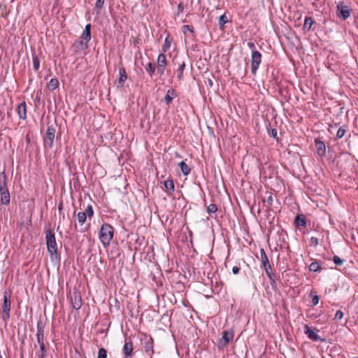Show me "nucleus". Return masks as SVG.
Wrapping results in <instances>:
<instances>
[{
	"label": "nucleus",
	"instance_id": "864d4df0",
	"mask_svg": "<svg viewBox=\"0 0 358 358\" xmlns=\"http://www.w3.org/2000/svg\"><path fill=\"white\" fill-rule=\"evenodd\" d=\"M358 358V357H357Z\"/></svg>",
	"mask_w": 358,
	"mask_h": 358
},
{
	"label": "nucleus",
	"instance_id": "79ce46f5",
	"mask_svg": "<svg viewBox=\"0 0 358 358\" xmlns=\"http://www.w3.org/2000/svg\"><path fill=\"white\" fill-rule=\"evenodd\" d=\"M105 0H96L95 7L97 9H101L103 7Z\"/></svg>",
	"mask_w": 358,
	"mask_h": 358
},
{
	"label": "nucleus",
	"instance_id": "49530a36",
	"mask_svg": "<svg viewBox=\"0 0 358 358\" xmlns=\"http://www.w3.org/2000/svg\"><path fill=\"white\" fill-rule=\"evenodd\" d=\"M267 203L268 206H271L273 203V196L272 195H269L266 201Z\"/></svg>",
	"mask_w": 358,
	"mask_h": 358
},
{
	"label": "nucleus",
	"instance_id": "b1692460",
	"mask_svg": "<svg viewBox=\"0 0 358 358\" xmlns=\"http://www.w3.org/2000/svg\"><path fill=\"white\" fill-rule=\"evenodd\" d=\"M179 166L181 169V171L182 172L184 176H187L189 174L191 169L189 167V166L185 162H181L179 163Z\"/></svg>",
	"mask_w": 358,
	"mask_h": 358
},
{
	"label": "nucleus",
	"instance_id": "f257e3e1",
	"mask_svg": "<svg viewBox=\"0 0 358 358\" xmlns=\"http://www.w3.org/2000/svg\"><path fill=\"white\" fill-rule=\"evenodd\" d=\"M113 227L110 224L107 223L102 224L99 237L100 241L104 246H107L110 244L111 240L113 239Z\"/></svg>",
	"mask_w": 358,
	"mask_h": 358
},
{
	"label": "nucleus",
	"instance_id": "4be33fe9",
	"mask_svg": "<svg viewBox=\"0 0 358 358\" xmlns=\"http://www.w3.org/2000/svg\"><path fill=\"white\" fill-rule=\"evenodd\" d=\"M295 224L297 227H306V220L303 215H298L295 217Z\"/></svg>",
	"mask_w": 358,
	"mask_h": 358
},
{
	"label": "nucleus",
	"instance_id": "ea45409f",
	"mask_svg": "<svg viewBox=\"0 0 358 358\" xmlns=\"http://www.w3.org/2000/svg\"><path fill=\"white\" fill-rule=\"evenodd\" d=\"M38 358H45L46 357V349H39L36 354Z\"/></svg>",
	"mask_w": 358,
	"mask_h": 358
},
{
	"label": "nucleus",
	"instance_id": "393cba45",
	"mask_svg": "<svg viewBox=\"0 0 358 358\" xmlns=\"http://www.w3.org/2000/svg\"><path fill=\"white\" fill-rule=\"evenodd\" d=\"M59 86V81L57 78H52L47 85V87L53 91L57 89Z\"/></svg>",
	"mask_w": 358,
	"mask_h": 358
},
{
	"label": "nucleus",
	"instance_id": "6ab92c4d",
	"mask_svg": "<svg viewBox=\"0 0 358 358\" xmlns=\"http://www.w3.org/2000/svg\"><path fill=\"white\" fill-rule=\"evenodd\" d=\"M317 152L319 156L323 157L326 155V147L325 144L320 141H315Z\"/></svg>",
	"mask_w": 358,
	"mask_h": 358
},
{
	"label": "nucleus",
	"instance_id": "9d476101",
	"mask_svg": "<svg viewBox=\"0 0 358 358\" xmlns=\"http://www.w3.org/2000/svg\"><path fill=\"white\" fill-rule=\"evenodd\" d=\"M234 333L231 329L223 331L220 345L223 347L227 346L229 343L234 338Z\"/></svg>",
	"mask_w": 358,
	"mask_h": 358
},
{
	"label": "nucleus",
	"instance_id": "5701e85b",
	"mask_svg": "<svg viewBox=\"0 0 358 358\" xmlns=\"http://www.w3.org/2000/svg\"><path fill=\"white\" fill-rule=\"evenodd\" d=\"M315 23L314 20L310 17H306L303 24V29L309 31L312 25Z\"/></svg>",
	"mask_w": 358,
	"mask_h": 358
},
{
	"label": "nucleus",
	"instance_id": "c9c22d12",
	"mask_svg": "<svg viewBox=\"0 0 358 358\" xmlns=\"http://www.w3.org/2000/svg\"><path fill=\"white\" fill-rule=\"evenodd\" d=\"M97 358H107V351L105 348H100L98 352Z\"/></svg>",
	"mask_w": 358,
	"mask_h": 358
},
{
	"label": "nucleus",
	"instance_id": "f03ea898",
	"mask_svg": "<svg viewBox=\"0 0 358 358\" xmlns=\"http://www.w3.org/2000/svg\"><path fill=\"white\" fill-rule=\"evenodd\" d=\"M45 241L47 249L51 257H57L58 254L57 244L55 235L53 231L48 229L45 231Z\"/></svg>",
	"mask_w": 358,
	"mask_h": 358
},
{
	"label": "nucleus",
	"instance_id": "1a4fd4ad",
	"mask_svg": "<svg viewBox=\"0 0 358 358\" xmlns=\"http://www.w3.org/2000/svg\"><path fill=\"white\" fill-rule=\"evenodd\" d=\"M318 330L315 327H311L308 325H305L304 327V333L307 335L308 338L313 341H317L320 340V336L317 334Z\"/></svg>",
	"mask_w": 358,
	"mask_h": 358
},
{
	"label": "nucleus",
	"instance_id": "3c124183",
	"mask_svg": "<svg viewBox=\"0 0 358 358\" xmlns=\"http://www.w3.org/2000/svg\"><path fill=\"white\" fill-rule=\"evenodd\" d=\"M271 135L273 137L276 138V136H277V131H276V129H272Z\"/></svg>",
	"mask_w": 358,
	"mask_h": 358
},
{
	"label": "nucleus",
	"instance_id": "4468645a",
	"mask_svg": "<svg viewBox=\"0 0 358 358\" xmlns=\"http://www.w3.org/2000/svg\"><path fill=\"white\" fill-rule=\"evenodd\" d=\"M8 191L7 186V176L3 170L0 173V194Z\"/></svg>",
	"mask_w": 358,
	"mask_h": 358
},
{
	"label": "nucleus",
	"instance_id": "58836bf2",
	"mask_svg": "<svg viewBox=\"0 0 358 358\" xmlns=\"http://www.w3.org/2000/svg\"><path fill=\"white\" fill-rule=\"evenodd\" d=\"M182 30L183 33L185 34H186L187 31L193 32L194 31V28L192 26H189V25H187V24H185V25L182 26Z\"/></svg>",
	"mask_w": 358,
	"mask_h": 358
},
{
	"label": "nucleus",
	"instance_id": "8fccbe9b",
	"mask_svg": "<svg viewBox=\"0 0 358 358\" xmlns=\"http://www.w3.org/2000/svg\"><path fill=\"white\" fill-rule=\"evenodd\" d=\"M248 46L250 49H252V50H255L254 49H255V43H252V42H248Z\"/></svg>",
	"mask_w": 358,
	"mask_h": 358
},
{
	"label": "nucleus",
	"instance_id": "e433bc0d",
	"mask_svg": "<svg viewBox=\"0 0 358 358\" xmlns=\"http://www.w3.org/2000/svg\"><path fill=\"white\" fill-rule=\"evenodd\" d=\"M217 210V207L215 204L211 203L207 208V211L209 214L214 213Z\"/></svg>",
	"mask_w": 358,
	"mask_h": 358
},
{
	"label": "nucleus",
	"instance_id": "c03bdc74",
	"mask_svg": "<svg viewBox=\"0 0 358 358\" xmlns=\"http://www.w3.org/2000/svg\"><path fill=\"white\" fill-rule=\"evenodd\" d=\"M310 244L314 246H317L318 245V239L316 237L310 238Z\"/></svg>",
	"mask_w": 358,
	"mask_h": 358
},
{
	"label": "nucleus",
	"instance_id": "cd10ccee",
	"mask_svg": "<svg viewBox=\"0 0 358 358\" xmlns=\"http://www.w3.org/2000/svg\"><path fill=\"white\" fill-rule=\"evenodd\" d=\"M78 221L80 225H83L87 220L86 213L79 212L77 215Z\"/></svg>",
	"mask_w": 358,
	"mask_h": 358
},
{
	"label": "nucleus",
	"instance_id": "7c9ffc66",
	"mask_svg": "<svg viewBox=\"0 0 358 358\" xmlns=\"http://www.w3.org/2000/svg\"><path fill=\"white\" fill-rule=\"evenodd\" d=\"M171 47V39L166 37L164 41V44L162 46V51L166 52Z\"/></svg>",
	"mask_w": 358,
	"mask_h": 358
},
{
	"label": "nucleus",
	"instance_id": "c85d7f7f",
	"mask_svg": "<svg viewBox=\"0 0 358 358\" xmlns=\"http://www.w3.org/2000/svg\"><path fill=\"white\" fill-rule=\"evenodd\" d=\"M321 269L320 266L318 262H315L310 264L309 266V270L310 271L317 272L319 271Z\"/></svg>",
	"mask_w": 358,
	"mask_h": 358
},
{
	"label": "nucleus",
	"instance_id": "dca6fc26",
	"mask_svg": "<svg viewBox=\"0 0 358 358\" xmlns=\"http://www.w3.org/2000/svg\"><path fill=\"white\" fill-rule=\"evenodd\" d=\"M17 114L20 119L25 120L27 118V104L25 101H22L19 104Z\"/></svg>",
	"mask_w": 358,
	"mask_h": 358
},
{
	"label": "nucleus",
	"instance_id": "bb28decb",
	"mask_svg": "<svg viewBox=\"0 0 358 358\" xmlns=\"http://www.w3.org/2000/svg\"><path fill=\"white\" fill-rule=\"evenodd\" d=\"M186 64L185 62L183 61L180 65L177 70V77L179 80H181L182 78V73L183 71L185 69Z\"/></svg>",
	"mask_w": 358,
	"mask_h": 358
},
{
	"label": "nucleus",
	"instance_id": "ddd939ff",
	"mask_svg": "<svg viewBox=\"0 0 358 358\" xmlns=\"http://www.w3.org/2000/svg\"><path fill=\"white\" fill-rule=\"evenodd\" d=\"M134 346L131 341H125L123 347V354L124 358H130L133 355Z\"/></svg>",
	"mask_w": 358,
	"mask_h": 358
},
{
	"label": "nucleus",
	"instance_id": "412c9836",
	"mask_svg": "<svg viewBox=\"0 0 358 358\" xmlns=\"http://www.w3.org/2000/svg\"><path fill=\"white\" fill-rule=\"evenodd\" d=\"M0 201L1 203L3 205H8L10 201V196L9 190L6 191V192L1 193L0 194Z\"/></svg>",
	"mask_w": 358,
	"mask_h": 358
},
{
	"label": "nucleus",
	"instance_id": "7ed1b4c3",
	"mask_svg": "<svg viewBox=\"0 0 358 358\" xmlns=\"http://www.w3.org/2000/svg\"><path fill=\"white\" fill-rule=\"evenodd\" d=\"M260 260L262 262V268L265 271L266 274L268 277L271 284L273 286L275 283V277L272 272L268 258L263 248L260 250Z\"/></svg>",
	"mask_w": 358,
	"mask_h": 358
},
{
	"label": "nucleus",
	"instance_id": "20e7f679",
	"mask_svg": "<svg viewBox=\"0 0 358 358\" xmlns=\"http://www.w3.org/2000/svg\"><path fill=\"white\" fill-rule=\"evenodd\" d=\"M11 294L10 292H5L3 294V303L2 306L3 320L8 321L10 318V301Z\"/></svg>",
	"mask_w": 358,
	"mask_h": 358
},
{
	"label": "nucleus",
	"instance_id": "a18cd8bd",
	"mask_svg": "<svg viewBox=\"0 0 358 358\" xmlns=\"http://www.w3.org/2000/svg\"><path fill=\"white\" fill-rule=\"evenodd\" d=\"M319 303V296L317 295H315L312 299V303L313 306L317 305Z\"/></svg>",
	"mask_w": 358,
	"mask_h": 358
},
{
	"label": "nucleus",
	"instance_id": "72a5a7b5",
	"mask_svg": "<svg viewBox=\"0 0 358 358\" xmlns=\"http://www.w3.org/2000/svg\"><path fill=\"white\" fill-rule=\"evenodd\" d=\"M33 66L35 71H37L40 66V60L36 56L33 57Z\"/></svg>",
	"mask_w": 358,
	"mask_h": 358
},
{
	"label": "nucleus",
	"instance_id": "aec40b11",
	"mask_svg": "<svg viewBox=\"0 0 358 358\" xmlns=\"http://www.w3.org/2000/svg\"><path fill=\"white\" fill-rule=\"evenodd\" d=\"M145 351L147 355L150 357H151L154 353L153 341L151 338L145 343Z\"/></svg>",
	"mask_w": 358,
	"mask_h": 358
},
{
	"label": "nucleus",
	"instance_id": "f704fd0d",
	"mask_svg": "<svg viewBox=\"0 0 358 358\" xmlns=\"http://www.w3.org/2000/svg\"><path fill=\"white\" fill-rule=\"evenodd\" d=\"M228 22V19L226 15H222L219 18V24L221 27H224V25Z\"/></svg>",
	"mask_w": 358,
	"mask_h": 358
},
{
	"label": "nucleus",
	"instance_id": "39448f33",
	"mask_svg": "<svg viewBox=\"0 0 358 358\" xmlns=\"http://www.w3.org/2000/svg\"><path fill=\"white\" fill-rule=\"evenodd\" d=\"M261 61V53L257 50H252L251 55V72L253 75L256 74V72L259 68Z\"/></svg>",
	"mask_w": 358,
	"mask_h": 358
},
{
	"label": "nucleus",
	"instance_id": "c756f323",
	"mask_svg": "<svg viewBox=\"0 0 358 358\" xmlns=\"http://www.w3.org/2000/svg\"><path fill=\"white\" fill-rule=\"evenodd\" d=\"M75 45L76 48H80V49H82V50H85L87 48L88 46V43H86V41H78L75 43Z\"/></svg>",
	"mask_w": 358,
	"mask_h": 358
},
{
	"label": "nucleus",
	"instance_id": "a211bd4d",
	"mask_svg": "<svg viewBox=\"0 0 358 358\" xmlns=\"http://www.w3.org/2000/svg\"><path fill=\"white\" fill-rule=\"evenodd\" d=\"M164 187L169 196L173 194L175 190V186L173 180L172 179H168L164 182Z\"/></svg>",
	"mask_w": 358,
	"mask_h": 358
},
{
	"label": "nucleus",
	"instance_id": "473e14b6",
	"mask_svg": "<svg viewBox=\"0 0 358 358\" xmlns=\"http://www.w3.org/2000/svg\"><path fill=\"white\" fill-rule=\"evenodd\" d=\"M83 213H86V216L88 217L89 218L92 217L94 215V210L92 206L91 205H88L85 212Z\"/></svg>",
	"mask_w": 358,
	"mask_h": 358
},
{
	"label": "nucleus",
	"instance_id": "4c0bfd02",
	"mask_svg": "<svg viewBox=\"0 0 358 358\" xmlns=\"http://www.w3.org/2000/svg\"><path fill=\"white\" fill-rule=\"evenodd\" d=\"M345 132H346V130L343 127H340L337 131L336 138H341L342 137H343Z\"/></svg>",
	"mask_w": 358,
	"mask_h": 358
},
{
	"label": "nucleus",
	"instance_id": "37998d69",
	"mask_svg": "<svg viewBox=\"0 0 358 358\" xmlns=\"http://www.w3.org/2000/svg\"><path fill=\"white\" fill-rule=\"evenodd\" d=\"M343 313L340 310H337L336 313V315H335V319L341 320L343 318Z\"/></svg>",
	"mask_w": 358,
	"mask_h": 358
},
{
	"label": "nucleus",
	"instance_id": "f8f14e48",
	"mask_svg": "<svg viewBox=\"0 0 358 358\" xmlns=\"http://www.w3.org/2000/svg\"><path fill=\"white\" fill-rule=\"evenodd\" d=\"M337 10L338 15L342 16L343 20L348 19L350 15V11L348 6H345L343 3L339 2L337 5Z\"/></svg>",
	"mask_w": 358,
	"mask_h": 358
},
{
	"label": "nucleus",
	"instance_id": "a878e982",
	"mask_svg": "<svg viewBox=\"0 0 358 358\" xmlns=\"http://www.w3.org/2000/svg\"><path fill=\"white\" fill-rule=\"evenodd\" d=\"M175 95V91L173 90H169L164 99L167 105L170 104L173 100V96Z\"/></svg>",
	"mask_w": 358,
	"mask_h": 358
},
{
	"label": "nucleus",
	"instance_id": "de8ad7c7",
	"mask_svg": "<svg viewBox=\"0 0 358 358\" xmlns=\"http://www.w3.org/2000/svg\"><path fill=\"white\" fill-rule=\"evenodd\" d=\"M240 268L238 266H234L232 268V272L234 274H238L239 273Z\"/></svg>",
	"mask_w": 358,
	"mask_h": 358
},
{
	"label": "nucleus",
	"instance_id": "a19ab883",
	"mask_svg": "<svg viewBox=\"0 0 358 358\" xmlns=\"http://www.w3.org/2000/svg\"><path fill=\"white\" fill-rule=\"evenodd\" d=\"M333 261L335 263V264L338 266H341L343 264V260L338 256H334L333 257Z\"/></svg>",
	"mask_w": 358,
	"mask_h": 358
},
{
	"label": "nucleus",
	"instance_id": "0eeeda50",
	"mask_svg": "<svg viewBox=\"0 0 358 358\" xmlns=\"http://www.w3.org/2000/svg\"><path fill=\"white\" fill-rule=\"evenodd\" d=\"M56 129L53 126H49L47 129L45 136L44 138V144L45 146L52 148L54 143Z\"/></svg>",
	"mask_w": 358,
	"mask_h": 358
},
{
	"label": "nucleus",
	"instance_id": "f3484780",
	"mask_svg": "<svg viewBox=\"0 0 358 358\" xmlns=\"http://www.w3.org/2000/svg\"><path fill=\"white\" fill-rule=\"evenodd\" d=\"M80 38L88 43L91 40V24H87L80 36Z\"/></svg>",
	"mask_w": 358,
	"mask_h": 358
},
{
	"label": "nucleus",
	"instance_id": "6e6552de",
	"mask_svg": "<svg viewBox=\"0 0 358 358\" xmlns=\"http://www.w3.org/2000/svg\"><path fill=\"white\" fill-rule=\"evenodd\" d=\"M167 66V61L166 56L161 53L158 55L157 60V72L159 75L162 76L164 73V71Z\"/></svg>",
	"mask_w": 358,
	"mask_h": 358
},
{
	"label": "nucleus",
	"instance_id": "09e8293b",
	"mask_svg": "<svg viewBox=\"0 0 358 358\" xmlns=\"http://www.w3.org/2000/svg\"><path fill=\"white\" fill-rule=\"evenodd\" d=\"M183 9H184L183 5L182 3H179L178 6V13H182L183 11Z\"/></svg>",
	"mask_w": 358,
	"mask_h": 358
},
{
	"label": "nucleus",
	"instance_id": "2eb2a0df",
	"mask_svg": "<svg viewBox=\"0 0 358 358\" xmlns=\"http://www.w3.org/2000/svg\"><path fill=\"white\" fill-rule=\"evenodd\" d=\"M127 79V75L126 70L124 67H121L119 69V78L117 81V87H122L124 85V82Z\"/></svg>",
	"mask_w": 358,
	"mask_h": 358
},
{
	"label": "nucleus",
	"instance_id": "9b49d317",
	"mask_svg": "<svg viewBox=\"0 0 358 358\" xmlns=\"http://www.w3.org/2000/svg\"><path fill=\"white\" fill-rule=\"evenodd\" d=\"M71 301L72 307L74 309H76V310L80 309L82 306V298H81L80 293H78V292L73 293V294L71 296Z\"/></svg>",
	"mask_w": 358,
	"mask_h": 358
},
{
	"label": "nucleus",
	"instance_id": "603ef678",
	"mask_svg": "<svg viewBox=\"0 0 358 358\" xmlns=\"http://www.w3.org/2000/svg\"><path fill=\"white\" fill-rule=\"evenodd\" d=\"M58 208H59V210L62 209V203H60V204L59 205Z\"/></svg>",
	"mask_w": 358,
	"mask_h": 358
},
{
	"label": "nucleus",
	"instance_id": "423d86ee",
	"mask_svg": "<svg viewBox=\"0 0 358 358\" xmlns=\"http://www.w3.org/2000/svg\"><path fill=\"white\" fill-rule=\"evenodd\" d=\"M37 341L39 345V349H46L45 345V336H44V325L41 321L37 323Z\"/></svg>",
	"mask_w": 358,
	"mask_h": 358
},
{
	"label": "nucleus",
	"instance_id": "2f4dec72",
	"mask_svg": "<svg viewBox=\"0 0 358 358\" xmlns=\"http://www.w3.org/2000/svg\"><path fill=\"white\" fill-rule=\"evenodd\" d=\"M145 70L148 72L150 76L152 77L155 71V68L153 66L152 63L149 62L145 66Z\"/></svg>",
	"mask_w": 358,
	"mask_h": 358
}]
</instances>
